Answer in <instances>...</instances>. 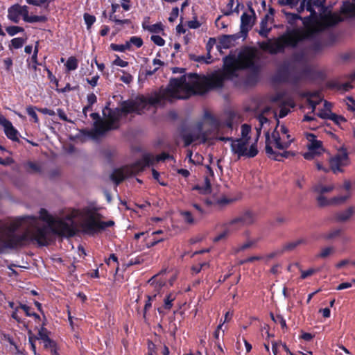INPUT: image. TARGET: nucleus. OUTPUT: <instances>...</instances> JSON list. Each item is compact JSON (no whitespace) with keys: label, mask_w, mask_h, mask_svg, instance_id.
Here are the masks:
<instances>
[{"label":"nucleus","mask_w":355,"mask_h":355,"mask_svg":"<svg viewBox=\"0 0 355 355\" xmlns=\"http://www.w3.org/2000/svg\"><path fill=\"white\" fill-rule=\"evenodd\" d=\"M241 69L239 60L234 55H227L223 58V71H214L209 75H198L196 73L188 74L198 95H204L214 89H222L225 80L236 76V71Z\"/></svg>","instance_id":"1"},{"label":"nucleus","mask_w":355,"mask_h":355,"mask_svg":"<svg viewBox=\"0 0 355 355\" xmlns=\"http://www.w3.org/2000/svg\"><path fill=\"white\" fill-rule=\"evenodd\" d=\"M196 94L191 82L188 83L187 76L183 75L180 78H171L165 89L161 88L159 92L155 91L149 97L139 95L138 100L143 111L147 105L155 106L159 105L162 100L187 99Z\"/></svg>","instance_id":"2"},{"label":"nucleus","mask_w":355,"mask_h":355,"mask_svg":"<svg viewBox=\"0 0 355 355\" xmlns=\"http://www.w3.org/2000/svg\"><path fill=\"white\" fill-rule=\"evenodd\" d=\"M23 220L21 218L8 226L0 223V254L3 253L6 249H18L28 245L29 231H25L21 234L16 233Z\"/></svg>","instance_id":"3"},{"label":"nucleus","mask_w":355,"mask_h":355,"mask_svg":"<svg viewBox=\"0 0 355 355\" xmlns=\"http://www.w3.org/2000/svg\"><path fill=\"white\" fill-rule=\"evenodd\" d=\"M307 11L310 12V15L302 19L304 27L290 29L299 43L312 40L321 32L319 15L310 5L308 6Z\"/></svg>","instance_id":"4"},{"label":"nucleus","mask_w":355,"mask_h":355,"mask_svg":"<svg viewBox=\"0 0 355 355\" xmlns=\"http://www.w3.org/2000/svg\"><path fill=\"white\" fill-rule=\"evenodd\" d=\"M299 44L295 37L291 33V31L287 29L283 35L275 39L273 42L269 39L268 41L259 42V46L261 50L270 54H277L283 53L286 47L296 48Z\"/></svg>","instance_id":"5"},{"label":"nucleus","mask_w":355,"mask_h":355,"mask_svg":"<svg viewBox=\"0 0 355 355\" xmlns=\"http://www.w3.org/2000/svg\"><path fill=\"white\" fill-rule=\"evenodd\" d=\"M71 223H67L65 220L62 218H55L53 223L49 226L51 232L55 235L62 237H73L76 234L77 230L74 225L73 220L67 217Z\"/></svg>","instance_id":"6"},{"label":"nucleus","mask_w":355,"mask_h":355,"mask_svg":"<svg viewBox=\"0 0 355 355\" xmlns=\"http://www.w3.org/2000/svg\"><path fill=\"white\" fill-rule=\"evenodd\" d=\"M248 144L247 139H234L231 143V150L234 154H236L239 158L241 157H254L259 153L257 144L256 143L252 144L248 150L247 146Z\"/></svg>","instance_id":"7"},{"label":"nucleus","mask_w":355,"mask_h":355,"mask_svg":"<svg viewBox=\"0 0 355 355\" xmlns=\"http://www.w3.org/2000/svg\"><path fill=\"white\" fill-rule=\"evenodd\" d=\"M257 58V50L253 47H246L239 54V62L241 69L257 71L258 67L255 63Z\"/></svg>","instance_id":"8"},{"label":"nucleus","mask_w":355,"mask_h":355,"mask_svg":"<svg viewBox=\"0 0 355 355\" xmlns=\"http://www.w3.org/2000/svg\"><path fill=\"white\" fill-rule=\"evenodd\" d=\"M349 164V154L347 148L344 146L340 147L337 153L329 159L330 169L334 173H343L342 167L347 166Z\"/></svg>","instance_id":"9"},{"label":"nucleus","mask_w":355,"mask_h":355,"mask_svg":"<svg viewBox=\"0 0 355 355\" xmlns=\"http://www.w3.org/2000/svg\"><path fill=\"white\" fill-rule=\"evenodd\" d=\"M114 225V222L113 220L100 221L96 220L94 215L91 214L88 218L82 223L81 227L85 233L94 234Z\"/></svg>","instance_id":"10"},{"label":"nucleus","mask_w":355,"mask_h":355,"mask_svg":"<svg viewBox=\"0 0 355 355\" xmlns=\"http://www.w3.org/2000/svg\"><path fill=\"white\" fill-rule=\"evenodd\" d=\"M110 103L103 110V115L106 119L105 121L106 132L116 130L119 128V122L121 116L119 108L111 109Z\"/></svg>","instance_id":"11"},{"label":"nucleus","mask_w":355,"mask_h":355,"mask_svg":"<svg viewBox=\"0 0 355 355\" xmlns=\"http://www.w3.org/2000/svg\"><path fill=\"white\" fill-rule=\"evenodd\" d=\"M266 138V147L265 150L269 158H271L274 160L281 162L283 160V158H288L290 156H294L295 153L292 151H284L283 153H278L273 150L272 146L274 144L272 143V140L270 139V133L267 131L265 133Z\"/></svg>","instance_id":"12"},{"label":"nucleus","mask_w":355,"mask_h":355,"mask_svg":"<svg viewBox=\"0 0 355 355\" xmlns=\"http://www.w3.org/2000/svg\"><path fill=\"white\" fill-rule=\"evenodd\" d=\"M140 101L138 100V96L135 99H128L121 103V107H119L121 115L127 116L129 114L136 113L141 114L142 109Z\"/></svg>","instance_id":"13"},{"label":"nucleus","mask_w":355,"mask_h":355,"mask_svg":"<svg viewBox=\"0 0 355 355\" xmlns=\"http://www.w3.org/2000/svg\"><path fill=\"white\" fill-rule=\"evenodd\" d=\"M274 80L278 83H290L295 85L300 80V77L297 73H293L287 67H284L277 71Z\"/></svg>","instance_id":"14"},{"label":"nucleus","mask_w":355,"mask_h":355,"mask_svg":"<svg viewBox=\"0 0 355 355\" xmlns=\"http://www.w3.org/2000/svg\"><path fill=\"white\" fill-rule=\"evenodd\" d=\"M28 244L31 241H35L40 246L48 245L49 232L46 227H37L32 232H29Z\"/></svg>","instance_id":"15"},{"label":"nucleus","mask_w":355,"mask_h":355,"mask_svg":"<svg viewBox=\"0 0 355 355\" xmlns=\"http://www.w3.org/2000/svg\"><path fill=\"white\" fill-rule=\"evenodd\" d=\"M0 125L3 127L4 133L9 139L13 141L20 142L19 139V132L18 130L12 125V123L8 119L1 114Z\"/></svg>","instance_id":"16"},{"label":"nucleus","mask_w":355,"mask_h":355,"mask_svg":"<svg viewBox=\"0 0 355 355\" xmlns=\"http://www.w3.org/2000/svg\"><path fill=\"white\" fill-rule=\"evenodd\" d=\"M319 18L321 32L328 28L336 26L341 21L337 14L331 12L319 15Z\"/></svg>","instance_id":"17"},{"label":"nucleus","mask_w":355,"mask_h":355,"mask_svg":"<svg viewBox=\"0 0 355 355\" xmlns=\"http://www.w3.org/2000/svg\"><path fill=\"white\" fill-rule=\"evenodd\" d=\"M270 139L272 143L274 144V146L279 150H285L289 148L293 139L291 138V135L286 134V141H282L279 132L277 130V128L272 132Z\"/></svg>","instance_id":"18"},{"label":"nucleus","mask_w":355,"mask_h":355,"mask_svg":"<svg viewBox=\"0 0 355 355\" xmlns=\"http://www.w3.org/2000/svg\"><path fill=\"white\" fill-rule=\"evenodd\" d=\"M255 220V215L251 211H246L242 215L230 220L227 225L229 226L235 224H240L241 225H248L252 224Z\"/></svg>","instance_id":"19"},{"label":"nucleus","mask_w":355,"mask_h":355,"mask_svg":"<svg viewBox=\"0 0 355 355\" xmlns=\"http://www.w3.org/2000/svg\"><path fill=\"white\" fill-rule=\"evenodd\" d=\"M251 21V16L246 12H243L241 17L240 31L239 32L242 36L243 40L247 38L248 32L252 28L253 23Z\"/></svg>","instance_id":"20"},{"label":"nucleus","mask_w":355,"mask_h":355,"mask_svg":"<svg viewBox=\"0 0 355 355\" xmlns=\"http://www.w3.org/2000/svg\"><path fill=\"white\" fill-rule=\"evenodd\" d=\"M242 36L239 33L232 35H223L218 38L220 46L229 49Z\"/></svg>","instance_id":"21"},{"label":"nucleus","mask_w":355,"mask_h":355,"mask_svg":"<svg viewBox=\"0 0 355 355\" xmlns=\"http://www.w3.org/2000/svg\"><path fill=\"white\" fill-rule=\"evenodd\" d=\"M90 116L94 120V128L95 132L100 135L105 134L106 132L105 127V121L101 119L99 114L97 112H93L90 114Z\"/></svg>","instance_id":"22"},{"label":"nucleus","mask_w":355,"mask_h":355,"mask_svg":"<svg viewBox=\"0 0 355 355\" xmlns=\"http://www.w3.org/2000/svg\"><path fill=\"white\" fill-rule=\"evenodd\" d=\"M326 0H300V5L297 8V13L300 15L306 9L307 10L308 6L311 8L324 7Z\"/></svg>","instance_id":"23"},{"label":"nucleus","mask_w":355,"mask_h":355,"mask_svg":"<svg viewBox=\"0 0 355 355\" xmlns=\"http://www.w3.org/2000/svg\"><path fill=\"white\" fill-rule=\"evenodd\" d=\"M354 213V207H349L344 211L336 212L334 214V220L336 222H345L353 216Z\"/></svg>","instance_id":"24"},{"label":"nucleus","mask_w":355,"mask_h":355,"mask_svg":"<svg viewBox=\"0 0 355 355\" xmlns=\"http://www.w3.org/2000/svg\"><path fill=\"white\" fill-rule=\"evenodd\" d=\"M20 12L18 3L14 4L8 9V19L14 23L19 21Z\"/></svg>","instance_id":"25"},{"label":"nucleus","mask_w":355,"mask_h":355,"mask_svg":"<svg viewBox=\"0 0 355 355\" xmlns=\"http://www.w3.org/2000/svg\"><path fill=\"white\" fill-rule=\"evenodd\" d=\"M193 190H197L200 192L201 194H209L211 191V181L209 178L206 176L205 178V182L202 186H200L199 184H197L193 187Z\"/></svg>","instance_id":"26"},{"label":"nucleus","mask_w":355,"mask_h":355,"mask_svg":"<svg viewBox=\"0 0 355 355\" xmlns=\"http://www.w3.org/2000/svg\"><path fill=\"white\" fill-rule=\"evenodd\" d=\"M304 243H306V241L304 239H300L296 241L287 243L282 246V252L284 254L285 252L293 251L297 246H299L301 244H304Z\"/></svg>","instance_id":"27"},{"label":"nucleus","mask_w":355,"mask_h":355,"mask_svg":"<svg viewBox=\"0 0 355 355\" xmlns=\"http://www.w3.org/2000/svg\"><path fill=\"white\" fill-rule=\"evenodd\" d=\"M111 180L115 183L116 185H119L125 178L124 173L122 169L117 168L114 169L110 175Z\"/></svg>","instance_id":"28"},{"label":"nucleus","mask_w":355,"mask_h":355,"mask_svg":"<svg viewBox=\"0 0 355 355\" xmlns=\"http://www.w3.org/2000/svg\"><path fill=\"white\" fill-rule=\"evenodd\" d=\"M268 16L266 15L261 19L260 23V30L259 34L263 37H268V33L271 31V28H268Z\"/></svg>","instance_id":"29"},{"label":"nucleus","mask_w":355,"mask_h":355,"mask_svg":"<svg viewBox=\"0 0 355 355\" xmlns=\"http://www.w3.org/2000/svg\"><path fill=\"white\" fill-rule=\"evenodd\" d=\"M309 137H311L310 139V144L308 146L309 150L311 152H316L318 150H322V143L321 141L316 140L315 136L313 134H309Z\"/></svg>","instance_id":"30"},{"label":"nucleus","mask_w":355,"mask_h":355,"mask_svg":"<svg viewBox=\"0 0 355 355\" xmlns=\"http://www.w3.org/2000/svg\"><path fill=\"white\" fill-rule=\"evenodd\" d=\"M341 11L344 14L355 15V3L349 1H344L341 7Z\"/></svg>","instance_id":"31"},{"label":"nucleus","mask_w":355,"mask_h":355,"mask_svg":"<svg viewBox=\"0 0 355 355\" xmlns=\"http://www.w3.org/2000/svg\"><path fill=\"white\" fill-rule=\"evenodd\" d=\"M39 214H40V218L42 220L47 223L49 226H50L53 223V220L55 219L44 208H41Z\"/></svg>","instance_id":"32"},{"label":"nucleus","mask_w":355,"mask_h":355,"mask_svg":"<svg viewBox=\"0 0 355 355\" xmlns=\"http://www.w3.org/2000/svg\"><path fill=\"white\" fill-rule=\"evenodd\" d=\"M334 189V186L332 184L324 186L322 184H318L313 187V189L314 192L323 195L325 193L331 192Z\"/></svg>","instance_id":"33"},{"label":"nucleus","mask_w":355,"mask_h":355,"mask_svg":"<svg viewBox=\"0 0 355 355\" xmlns=\"http://www.w3.org/2000/svg\"><path fill=\"white\" fill-rule=\"evenodd\" d=\"M284 15H286L287 22L291 26H295L297 20L300 19L302 21V17H301L298 13H292L283 10Z\"/></svg>","instance_id":"34"},{"label":"nucleus","mask_w":355,"mask_h":355,"mask_svg":"<svg viewBox=\"0 0 355 355\" xmlns=\"http://www.w3.org/2000/svg\"><path fill=\"white\" fill-rule=\"evenodd\" d=\"M142 28L148 30L150 33H159L164 31V26L161 22L153 24L151 26H145V22L142 23Z\"/></svg>","instance_id":"35"},{"label":"nucleus","mask_w":355,"mask_h":355,"mask_svg":"<svg viewBox=\"0 0 355 355\" xmlns=\"http://www.w3.org/2000/svg\"><path fill=\"white\" fill-rule=\"evenodd\" d=\"M272 320L275 323H279L283 330L287 329L288 327L286 324V320L280 314L274 315L272 313H270Z\"/></svg>","instance_id":"36"},{"label":"nucleus","mask_w":355,"mask_h":355,"mask_svg":"<svg viewBox=\"0 0 355 355\" xmlns=\"http://www.w3.org/2000/svg\"><path fill=\"white\" fill-rule=\"evenodd\" d=\"M78 62L76 57L71 56L67 60L65 67L68 71H73L78 68Z\"/></svg>","instance_id":"37"},{"label":"nucleus","mask_w":355,"mask_h":355,"mask_svg":"<svg viewBox=\"0 0 355 355\" xmlns=\"http://www.w3.org/2000/svg\"><path fill=\"white\" fill-rule=\"evenodd\" d=\"M175 300V296L172 293H168L164 299L163 308L166 310H170L173 306V302Z\"/></svg>","instance_id":"38"},{"label":"nucleus","mask_w":355,"mask_h":355,"mask_svg":"<svg viewBox=\"0 0 355 355\" xmlns=\"http://www.w3.org/2000/svg\"><path fill=\"white\" fill-rule=\"evenodd\" d=\"M189 58L190 60L198 62H204L206 64L211 63L212 60L211 59L207 58V56L204 55H196L195 54H189Z\"/></svg>","instance_id":"39"},{"label":"nucleus","mask_w":355,"mask_h":355,"mask_svg":"<svg viewBox=\"0 0 355 355\" xmlns=\"http://www.w3.org/2000/svg\"><path fill=\"white\" fill-rule=\"evenodd\" d=\"M342 232L343 230L340 228L334 229L324 234L323 238L327 240H331L340 236L342 234Z\"/></svg>","instance_id":"40"},{"label":"nucleus","mask_w":355,"mask_h":355,"mask_svg":"<svg viewBox=\"0 0 355 355\" xmlns=\"http://www.w3.org/2000/svg\"><path fill=\"white\" fill-rule=\"evenodd\" d=\"M28 68H31L33 71H37V66L41 64L37 60V55L33 54L30 58L27 59Z\"/></svg>","instance_id":"41"},{"label":"nucleus","mask_w":355,"mask_h":355,"mask_svg":"<svg viewBox=\"0 0 355 355\" xmlns=\"http://www.w3.org/2000/svg\"><path fill=\"white\" fill-rule=\"evenodd\" d=\"M251 132V126L249 124L244 123L241 125V138L243 139H247V141H250V137L249 136Z\"/></svg>","instance_id":"42"},{"label":"nucleus","mask_w":355,"mask_h":355,"mask_svg":"<svg viewBox=\"0 0 355 355\" xmlns=\"http://www.w3.org/2000/svg\"><path fill=\"white\" fill-rule=\"evenodd\" d=\"M47 21V17L45 15H33L28 16L26 19L25 22L27 23H36V22H46Z\"/></svg>","instance_id":"43"},{"label":"nucleus","mask_w":355,"mask_h":355,"mask_svg":"<svg viewBox=\"0 0 355 355\" xmlns=\"http://www.w3.org/2000/svg\"><path fill=\"white\" fill-rule=\"evenodd\" d=\"M6 31L10 36H14L19 33L24 32V28L17 26H10L6 28Z\"/></svg>","instance_id":"44"},{"label":"nucleus","mask_w":355,"mask_h":355,"mask_svg":"<svg viewBox=\"0 0 355 355\" xmlns=\"http://www.w3.org/2000/svg\"><path fill=\"white\" fill-rule=\"evenodd\" d=\"M180 215L183 217L184 222L187 224L192 225L195 223V218L189 211H182Z\"/></svg>","instance_id":"45"},{"label":"nucleus","mask_w":355,"mask_h":355,"mask_svg":"<svg viewBox=\"0 0 355 355\" xmlns=\"http://www.w3.org/2000/svg\"><path fill=\"white\" fill-rule=\"evenodd\" d=\"M26 167L27 168V172H28V173H32V172L40 173L41 172V167L38 164H37L33 162H31V161H28L26 162Z\"/></svg>","instance_id":"46"},{"label":"nucleus","mask_w":355,"mask_h":355,"mask_svg":"<svg viewBox=\"0 0 355 355\" xmlns=\"http://www.w3.org/2000/svg\"><path fill=\"white\" fill-rule=\"evenodd\" d=\"M37 109V107L30 105L26 107V112L33 119L35 123H39V118L37 113L35 112V110Z\"/></svg>","instance_id":"47"},{"label":"nucleus","mask_w":355,"mask_h":355,"mask_svg":"<svg viewBox=\"0 0 355 355\" xmlns=\"http://www.w3.org/2000/svg\"><path fill=\"white\" fill-rule=\"evenodd\" d=\"M25 42H26V40L22 37L13 38L11 40V45H10V48L11 49V47H12L15 49H18L23 46Z\"/></svg>","instance_id":"48"},{"label":"nucleus","mask_w":355,"mask_h":355,"mask_svg":"<svg viewBox=\"0 0 355 355\" xmlns=\"http://www.w3.org/2000/svg\"><path fill=\"white\" fill-rule=\"evenodd\" d=\"M156 277L157 276H153L149 279L148 283L151 286H154L155 289H160L165 285V281L161 279L157 280Z\"/></svg>","instance_id":"49"},{"label":"nucleus","mask_w":355,"mask_h":355,"mask_svg":"<svg viewBox=\"0 0 355 355\" xmlns=\"http://www.w3.org/2000/svg\"><path fill=\"white\" fill-rule=\"evenodd\" d=\"M83 18H84L85 24L87 25V29H89L91 28V26L96 21V17L94 15H92L89 13H85L83 15Z\"/></svg>","instance_id":"50"},{"label":"nucleus","mask_w":355,"mask_h":355,"mask_svg":"<svg viewBox=\"0 0 355 355\" xmlns=\"http://www.w3.org/2000/svg\"><path fill=\"white\" fill-rule=\"evenodd\" d=\"M324 48L322 42L320 40L314 41L310 46V49L315 53L321 51Z\"/></svg>","instance_id":"51"},{"label":"nucleus","mask_w":355,"mask_h":355,"mask_svg":"<svg viewBox=\"0 0 355 355\" xmlns=\"http://www.w3.org/2000/svg\"><path fill=\"white\" fill-rule=\"evenodd\" d=\"M348 198H349V196H335L330 199L331 205L342 204V203L345 202Z\"/></svg>","instance_id":"52"},{"label":"nucleus","mask_w":355,"mask_h":355,"mask_svg":"<svg viewBox=\"0 0 355 355\" xmlns=\"http://www.w3.org/2000/svg\"><path fill=\"white\" fill-rule=\"evenodd\" d=\"M216 40L214 37H210L208 40V42L206 44V49L207 51V58L211 59V51L213 49L214 44H216Z\"/></svg>","instance_id":"53"},{"label":"nucleus","mask_w":355,"mask_h":355,"mask_svg":"<svg viewBox=\"0 0 355 355\" xmlns=\"http://www.w3.org/2000/svg\"><path fill=\"white\" fill-rule=\"evenodd\" d=\"M19 309V305L15 308V310H13L12 312L11 318L16 320L18 323L23 324L26 327H27V325L25 324V322L18 315L17 313Z\"/></svg>","instance_id":"54"},{"label":"nucleus","mask_w":355,"mask_h":355,"mask_svg":"<svg viewBox=\"0 0 355 355\" xmlns=\"http://www.w3.org/2000/svg\"><path fill=\"white\" fill-rule=\"evenodd\" d=\"M185 146H189L194 141V137L192 134L187 133L182 136Z\"/></svg>","instance_id":"55"},{"label":"nucleus","mask_w":355,"mask_h":355,"mask_svg":"<svg viewBox=\"0 0 355 355\" xmlns=\"http://www.w3.org/2000/svg\"><path fill=\"white\" fill-rule=\"evenodd\" d=\"M317 201L318 202L319 206L320 207L331 205L330 199H327L323 195L320 194V196L317 198Z\"/></svg>","instance_id":"56"},{"label":"nucleus","mask_w":355,"mask_h":355,"mask_svg":"<svg viewBox=\"0 0 355 355\" xmlns=\"http://www.w3.org/2000/svg\"><path fill=\"white\" fill-rule=\"evenodd\" d=\"M326 87L328 89L340 90V84L335 80H329L326 83Z\"/></svg>","instance_id":"57"},{"label":"nucleus","mask_w":355,"mask_h":355,"mask_svg":"<svg viewBox=\"0 0 355 355\" xmlns=\"http://www.w3.org/2000/svg\"><path fill=\"white\" fill-rule=\"evenodd\" d=\"M330 120L333 121L336 124L338 125L341 122H346V119L341 115H337L335 113H331Z\"/></svg>","instance_id":"58"},{"label":"nucleus","mask_w":355,"mask_h":355,"mask_svg":"<svg viewBox=\"0 0 355 355\" xmlns=\"http://www.w3.org/2000/svg\"><path fill=\"white\" fill-rule=\"evenodd\" d=\"M144 166H150L154 164L155 159L150 155H146L142 158Z\"/></svg>","instance_id":"59"},{"label":"nucleus","mask_w":355,"mask_h":355,"mask_svg":"<svg viewBox=\"0 0 355 355\" xmlns=\"http://www.w3.org/2000/svg\"><path fill=\"white\" fill-rule=\"evenodd\" d=\"M48 336H49V331L48 329L44 327H41L37 334L39 339L42 340Z\"/></svg>","instance_id":"60"},{"label":"nucleus","mask_w":355,"mask_h":355,"mask_svg":"<svg viewBox=\"0 0 355 355\" xmlns=\"http://www.w3.org/2000/svg\"><path fill=\"white\" fill-rule=\"evenodd\" d=\"M18 7L20 12V15L22 16L23 20L25 21L29 16L28 15V7L27 6H21L18 4Z\"/></svg>","instance_id":"61"},{"label":"nucleus","mask_w":355,"mask_h":355,"mask_svg":"<svg viewBox=\"0 0 355 355\" xmlns=\"http://www.w3.org/2000/svg\"><path fill=\"white\" fill-rule=\"evenodd\" d=\"M97 101V97L94 94H89L87 95V103L88 105H87V109H92V105L96 103Z\"/></svg>","instance_id":"62"},{"label":"nucleus","mask_w":355,"mask_h":355,"mask_svg":"<svg viewBox=\"0 0 355 355\" xmlns=\"http://www.w3.org/2000/svg\"><path fill=\"white\" fill-rule=\"evenodd\" d=\"M150 39L157 46H162L165 44V40L159 35H152Z\"/></svg>","instance_id":"63"},{"label":"nucleus","mask_w":355,"mask_h":355,"mask_svg":"<svg viewBox=\"0 0 355 355\" xmlns=\"http://www.w3.org/2000/svg\"><path fill=\"white\" fill-rule=\"evenodd\" d=\"M130 41L132 44H134L137 48H140L144 44L142 39L137 36L131 37Z\"/></svg>","instance_id":"64"}]
</instances>
